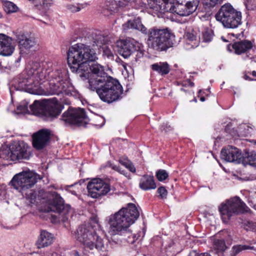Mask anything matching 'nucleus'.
<instances>
[{
	"label": "nucleus",
	"mask_w": 256,
	"mask_h": 256,
	"mask_svg": "<svg viewBox=\"0 0 256 256\" xmlns=\"http://www.w3.org/2000/svg\"><path fill=\"white\" fill-rule=\"evenodd\" d=\"M97 58L95 51L82 43L71 46L68 52V62L71 68L80 77L88 78V88L96 90L102 101L112 103L120 98L122 88L118 80L108 76L103 66L97 63L89 64Z\"/></svg>",
	"instance_id": "nucleus-1"
},
{
	"label": "nucleus",
	"mask_w": 256,
	"mask_h": 256,
	"mask_svg": "<svg viewBox=\"0 0 256 256\" xmlns=\"http://www.w3.org/2000/svg\"><path fill=\"white\" fill-rule=\"evenodd\" d=\"M140 187L144 190L155 189L156 186L154 182V176H144L140 179Z\"/></svg>",
	"instance_id": "nucleus-26"
},
{
	"label": "nucleus",
	"mask_w": 256,
	"mask_h": 256,
	"mask_svg": "<svg viewBox=\"0 0 256 256\" xmlns=\"http://www.w3.org/2000/svg\"><path fill=\"white\" fill-rule=\"evenodd\" d=\"M88 192L92 198H98L105 196L110 191V185L104 180L96 178L90 182L87 186Z\"/></svg>",
	"instance_id": "nucleus-14"
},
{
	"label": "nucleus",
	"mask_w": 256,
	"mask_h": 256,
	"mask_svg": "<svg viewBox=\"0 0 256 256\" xmlns=\"http://www.w3.org/2000/svg\"><path fill=\"white\" fill-rule=\"evenodd\" d=\"M120 172L121 174H125V173H124V170H120Z\"/></svg>",
	"instance_id": "nucleus-60"
},
{
	"label": "nucleus",
	"mask_w": 256,
	"mask_h": 256,
	"mask_svg": "<svg viewBox=\"0 0 256 256\" xmlns=\"http://www.w3.org/2000/svg\"><path fill=\"white\" fill-rule=\"evenodd\" d=\"M54 240L53 235L46 230H42L36 241V245L38 248L48 246Z\"/></svg>",
	"instance_id": "nucleus-23"
},
{
	"label": "nucleus",
	"mask_w": 256,
	"mask_h": 256,
	"mask_svg": "<svg viewBox=\"0 0 256 256\" xmlns=\"http://www.w3.org/2000/svg\"><path fill=\"white\" fill-rule=\"evenodd\" d=\"M214 247L218 252H224L226 248L225 242L223 240H216L214 242Z\"/></svg>",
	"instance_id": "nucleus-35"
},
{
	"label": "nucleus",
	"mask_w": 256,
	"mask_h": 256,
	"mask_svg": "<svg viewBox=\"0 0 256 256\" xmlns=\"http://www.w3.org/2000/svg\"><path fill=\"white\" fill-rule=\"evenodd\" d=\"M151 69L158 74L163 76L168 74L170 71V66L167 62H159L150 66Z\"/></svg>",
	"instance_id": "nucleus-27"
},
{
	"label": "nucleus",
	"mask_w": 256,
	"mask_h": 256,
	"mask_svg": "<svg viewBox=\"0 0 256 256\" xmlns=\"http://www.w3.org/2000/svg\"><path fill=\"white\" fill-rule=\"evenodd\" d=\"M244 226L246 230H252L256 232V222L252 221H246L244 222Z\"/></svg>",
	"instance_id": "nucleus-39"
},
{
	"label": "nucleus",
	"mask_w": 256,
	"mask_h": 256,
	"mask_svg": "<svg viewBox=\"0 0 256 256\" xmlns=\"http://www.w3.org/2000/svg\"><path fill=\"white\" fill-rule=\"evenodd\" d=\"M244 78H245L246 80H250V78H249L248 76H244Z\"/></svg>",
	"instance_id": "nucleus-59"
},
{
	"label": "nucleus",
	"mask_w": 256,
	"mask_h": 256,
	"mask_svg": "<svg viewBox=\"0 0 256 256\" xmlns=\"http://www.w3.org/2000/svg\"><path fill=\"white\" fill-rule=\"evenodd\" d=\"M244 165H250L256 168V153L254 152H248L247 156L242 158L241 162Z\"/></svg>",
	"instance_id": "nucleus-29"
},
{
	"label": "nucleus",
	"mask_w": 256,
	"mask_h": 256,
	"mask_svg": "<svg viewBox=\"0 0 256 256\" xmlns=\"http://www.w3.org/2000/svg\"><path fill=\"white\" fill-rule=\"evenodd\" d=\"M168 176L166 170H160L156 172V176L159 181H163L166 179Z\"/></svg>",
	"instance_id": "nucleus-38"
},
{
	"label": "nucleus",
	"mask_w": 256,
	"mask_h": 256,
	"mask_svg": "<svg viewBox=\"0 0 256 256\" xmlns=\"http://www.w3.org/2000/svg\"><path fill=\"white\" fill-rule=\"evenodd\" d=\"M74 254L75 256H79V254L78 252H74Z\"/></svg>",
	"instance_id": "nucleus-54"
},
{
	"label": "nucleus",
	"mask_w": 256,
	"mask_h": 256,
	"mask_svg": "<svg viewBox=\"0 0 256 256\" xmlns=\"http://www.w3.org/2000/svg\"><path fill=\"white\" fill-rule=\"evenodd\" d=\"M188 82L189 83V85L190 86H194V83L192 82H190V80H188Z\"/></svg>",
	"instance_id": "nucleus-52"
},
{
	"label": "nucleus",
	"mask_w": 256,
	"mask_h": 256,
	"mask_svg": "<svg viewBox=\"0 0 256 256\" xmlns=\"http://www.w3.org/2000/svg\"><path fill=\"white\" fill-rule=\"evenodd\" d=\"M119 162L122 165L124 166L126 168L131 162L128 158H120L119 160Z\"/></svg>",
	"instance_id": "nucleus-44"
},
{
	"label": "nucleus",
	"mask_w": 256,
	"mask_h": 256,
	"mask_svg": "<svg viewBox=\"0 0 256 256\" xmlns=\"http://www.w3.org/2000/svg\"><path fill=\"white\" fill-rule=\"evenodd\" d=\"M221 158L228 162L240 164L242 162V152L238 148L228 146L222 148L220 154Z\"/></svg>",
	"instance_id": "nucleus-19"
},
{
	"label": "nucleus",
	"mask_w": 256,
	"mask_h": 256,
	"mask_svg": "<svg viewBox=\"0 0 256 256\" xmlns=\"http://www.w3.org/2000/svg\"><path fill=\"white\" fill-rule=\"evenodd\" d=\"M62 120L66 123L85 126L88 122L84 109L70 108L62 116Z\"/></svg>",
	"instance_id": "nucleus-13"
},
{
	"label": "nucleus",
	"mask_w": 256,
	"mask_h": 256,
	"mask_svg": "<svg viewBox=\"0 0 256 256\" xmlns=\"http://www.w3.org/2000/svg\"><path fill=\"white\" fill-rule=\"evenodd\" d=\"M22 56H21V55L20 54V58H18V59L16 60V62H20V58H21V57H22Z\"/></svg>",
	"instance_id": "nucleus-58"
},
{
	"label": "nucleus",
	"mask_w": 256,
	"mask_h": 256,
	"mask_svg": "<svg viewBox=\"0 0 256 256\" xmlns=\"http://www.w3.org/2000/svg\"><path fill=\"white\" fill-rule=\"evenodd\" d=\"M138 45V42L134 40H120L117 42V50L120 55L124 58H127L134 52Z\"/></svg>",
	"instance_id": "nucleus-18"
},
{
	"label": "nucleus",
	"mask_w": 256,
	"mask_h": 256,
	"mask_svg": "<svg viewBox=\"0 0 256 256\" xmlns=\"http://www.w3.org/2000/svg\"><path fill=\"white\" fill-rule=\"evenodd\" d=\"M17 114H25L29 112L28 104L26 102H22L17 107Z\"/></svg>",
	"instance_id": "nucleus-37"
},
{
	"label": "nucleus",
	"mask_w": 256,
	"mask_h": 256,
	"mask_svg": "<svg viewBox=\"0 0 256 256\" xmlns=\"http://www.w3.org/2000/svg\"><path fill=\"white\" fill-rule=\"evenodd\" d=\"M222 39L224 42H227V40L224 37H222Z\"/></svg>",
	"instance_id": "nucleus-61"
},
{
	"label": "nucleus",
	"mask_w": 256,
	"mask_h": 256,
	"mask_svg": "<svg viewBox=\"0 0 256 256\" xmlns=\"http://www.w3.org/2000/svg\"><path fill=\"white\" fill-rule=\"evenodd\" d=\"M14 50V46L12 44V39L4 34H0V54L10 56Z\"/></svg>",
	"instance_id": "nucleus-21"
},
{
	"label": "nucleus",
	"mask_w": 256,
	"mask_h": 256,
	"mask_svg": "<svg viewBox=\"0 0 256 256\" xmlns=\"http://www.w3.org/2000/svg\"><path fill=\"white\" fill-rule=\"evenodd\" d=\"M141 44L138 43V46L136 48L134 52H136V60H138L139 59L143 57L144 54V50L141 48Z\"/></svg>",
	"instance_id": "nucleus-40"
},
{
	"label": "nucleus",
	"mask_w": 256,
	"mask_h": 256,
	"mask_svg": "<svg viewBox=\"0 0 256 256\" xmlns=\"http://www.w3.org/2000/svg\"><path fill=\"white\" fill-rule=\"evenodd\" d=\"M160 130H161L162 131L166 130L164 128V127L163 126H162L160 128Z\"/></svg>",
	"instance_id": "nucleus-55"
},
{
	"label": "nucleus",
	"mask_w": 256,
	"mask_h": 256,
	"mask_svg": "<svg viewBox=\"0 0 256 256\" xmlns=\"http://www.w3.org/2000/svg\"><path fill=\"white\" fill-rule=\"evenodd\" d=\"M2 12H0V18H2Z\"/></svg>",
	"instance_id": "nucleus-62"
},
{
	"label": "nucleus",
	"mask_w": 256,
	"mask_h": 256,
	"mask_svg": "<svg viewBox=\"0 0 256 256\" xmlns=\"http://www.w3.org/2000/svg\"><path fill=\"white\" fill-rule=\"evenodd\" d=\"M130 234H116V236H111L112 240H116V242H126L129 244H133L137 240L136 236L132 234V230L128 228Z\"/></svg>",
	"instance_id": "nucleus-25"
},
{
	"label": "nucleus",
	"mask_w": 256,
	"mask_h": 256,
	"mask_svg": "<svg viewBox=\"0 0 256 256\" xmlns=\"http://www.w3.org/2000/svg\"><path fill=\"white\" fill-rule=\"evenodd\" d=\"M181 2H182V0H181ZM198 4L199 0H188L185 4L180 3L173 4L170 9V12L180 16H188L196 10Z\"/></svg>",
	"instance_id": "nucleus-15"
},
{
	"label": "nucleus",
	"mask_w": 256,
	"mask_h": 256,
	"mask_svg": "<svg viewBox=\"0 0 256 256\" xmlns=\"http://www.w3.org/2000/svg\"><path fill=\"white\" fill-rule=\"evenodd\" d=\"M244 126H246V127H248V132H247V134H250V133L251 132V131H250V130H249V129H248L249 127H248V126H245V125H244Z\"/></svg>",
	"instance_id": "nucleus-56"
},
{
	"label": "nucleus",
	"mask_w": 256,
	"mask_h": 256,
	"mask_svg": "<svg viewBox=\"0 0 256 256\" xmlns=\"http://www.w3.org/2000/svg\"><path fill=\"white\" fill-rule=\"evenodd\" d=\"M180 2V0H176ZM147 8L150 9V12L152 14L158 15V14L170 12L173 4L170 0H147Z\"/></svg>",
	"instance_id": "nucleus-17"
},
{
	"label": "nucleus",
	"mask_w": 256,
	"mask_h": 256,
	"mask_svg": "<svg viewBox=\"0 0 256 256\" xmlns=\"http://www.w3.org/2000/svg\"><path fill=\"white\" fill-rule=\"evenodd\" d=\"M185 37L187 40L190 42H193L196 40V36L192 32H186L185 34Z\"/></svg>",
	"instance_id": "nucleus-43"
},
{
	"label": "nucleus",
	"mask_w": 256,
	"mask_h": 256,
	"mask_svg": "<svg viewBox=\"0 0 256 256\" xmlns=\"http://www.w3.org/2000/svg\"><path fill=\"white\" fill-rule=\"evenodd\" d=\"M94 44L98 47H102L108 42L109 38L108 36H104L101 34H96L93 37Z\"/></svg>",
	"instance_id": "nucleus-28"
},
{
	"label": "nucleus",
	"mask_w": 256,
	"mask_h": 256,
	"mask_svg": "<svg viewBox=\"0 0 256 256\" xmlns=\"http://www.w3.org/2000/svg\"><path fill=\"white\" fill-rule=\"evenodd\" d=\"M122 66L124 68V70H126V71H128L127 68H126L127 64L126 63H123V64H122Z\"/></svg>",
	"instance_id": "nucleus-49"
},
{
	"label": "nucleus",
	"mask_w": 256,
	"mask_h": 256,
	"mask_svg": "<svg viewBox=\"0 0 256 256\" xmlns=\"http://www.w3.org/2000/svg\"><path fill=\"white\" fill-rule=\"evenodd\" d=\"M56 253H54V254H52V256H56Z\"/></svg>",
	"instance_id": "nucleus-63"
},
{
	"label": "nucleus",
	"mask_w": 256,
	"mask_h": 256,
	"mask_svg": "<svg viewBox=\"0 0 256 256\" xmlns=\"http://www.w3.org/2000/svg\"><path fill=\"white\" fill-rule=\"evenodd\" d=\"M88 6V3L68 4L66 6L68 10L72 12H79L82 9Z\"/></svg>",
	"instance_id": "nucleus-33"
},
{
	"label": "nucleus",
	"mask_w": 256,
	"mask_h": 256,
	"mask_svg": "<svg viewBox=\"0 0 256 256\" xmlns=\"http://www.w3.org/2000/svg\"><path fill=\"white\" fill-rule=\"evenodd\" d=\"M118 2H120V1H116V0H108L106 2V9L112 12H117L119 8H120Z\"/></svg>",
	"instance_id": "nucleus-31"
},
{
	"label": "nucleus",
	"mask_w": 256,
	"mask_h": 256,
	"mask_svg": "<svg viewBox=\"0 0 256 256\" xmlns=\"http://www.w3.org/2000/svg\"><path fill=\"white\" fill-rule=\"evenodd\" d=\"M246 250H254L256 251V248L254 246H248L246 245H236L232 246L231 250V256H236L242 251Z\"/></svg>",
	"instance_id": "nucleus-30"
},
{
	"label": "nucleus",
	"mask_w": 256,
	"mask_h": 256,
	"mask_svg": "<svg viewBox=\"0 0 256 256\" xmlns=\"http://www.w3.org/2000/svg\"><path fill=\"white\" fill-rule=\"evenodd\" d=\"M50 70L42 68L39 63L34 62L27 71L26 76L22 82L28 87L29 92L34 94H41L39 88L46 80L49 81V73L54 72Z\"/></svg>",
	"instance_id": "nucleus-4"
},
{
	"label": "nucleus",
	"mask_w": 256,
	"mask_h": 256,
	"mask_svg": "<svg viewBox=\"0 0 256 256\" xmlns=\"http://www.w3.org/2000/svg\"><path fill=\"white\" fill-rule=\"evenodd\" d=\"M139 216L140 213L136 206L128 204L126 208H122L109 217V234L110 236H116V234H130L128 228Z\"/></svg>",
	"instance_id": "nucleus-2"
},
{
	"label": "nucleus",
	"mask_w": 256,
	"mask_h": 256,
	"mask_svg": "<svg viewBox=\"0 0 256 256\" xmlns=\"http://www.w3.org/2000/svg\"><path fill=\"white\" fill-rule=\"evenodd\" d=\"M188 256H210L208 253H202L197 254L195 252H190Z\"/></svg>",
	"instance_id": "nucleus-47"
},
{
	"label": "nucleus",
	"mask_w": 256,
	"mask_h": 256,
	"mask_svg": "<svg viewBox=\"0 0 256 256\" xmlns=\"http://www.w3.org/2000/svg\"><path fill=\"white\" fill-rule=\"evenodd\" d=\"M200 100L202 102H204L205 100V98L204 97H202L200 98Z\"/></svg>",
	"instance_id": "nucleus-57"
},
{
	"label": "nucleus",
	"mask_w": 256,
	"mask_h": 256,
	"mask_svg": "<svg viewBox=\"0 0 256 256\" xmlns=\"http://www.w3.org/2000/svg\"><path fill=\"white\" fill-rule=\"evenodd\" d=\"M223 0H204V4L208 8L214 7Z\"/></svg>",
	"instance_id": "nucleus-41"
},
{
	"label": "nucleus",
	"mask_w": 256,
	"mask_h": 256,
	"mask_svg": "<svg viewBox=\"0 0 256 256\" xmlns=\"http://www.w3.org/2000/svg\"><path fill=\"white\" fill-rule=\"evenodd\" d=\"M60 100L62 102H64V103H65V104H68V102L66 101V100H62L61 98H60Z\"/></svg>",
	"instance_id": "nucleus-51"
},
{
	"label": "nucleus",
	"mask_w": 256,
	"mask_h": 256,
	"mask_svg": "<svg viewBox=\"0 0 256 256\" xmlns=\"http://www.w3.org/2000/svg\"><path fill=\"white\" fill-rule=\"evenodd\" d=\"M213 38V33L211 30L206 28L202 32V40L206 42L212 41Z\"/></svg>",
	"instance_id": "nucleus-36"
},
{
	"label": "nucleus",
	"mask_w": 256,
	"mask_h": 256,
	"mask_svg": "<svg viewBox=\"0 0 256 256\" xmlns=\"http://www.w3.org/2000/svg\"><path fill=\"white\" fill-rule=\"evenodd\" d=\"M215 18L226 28H236L242 24L241 12L235 9L229 3L220 7Z\"/></svg>",
	"instance_id": "nucleus-9"
},
{
	"label": "nucleus",
	"mask_w": 256,
	"mask_h": 256,
	"mask_svg": "<svg viewBox=\"0 0 256 256\" xmlns=\"http://www.w3.org/2000/svg\"><path fill=\"white\" fill-rule=\"evenodd\" d=\"M54 4V0H44L43 5L44 7L49 8Z\"/></svg>",
	"instance_id": "nucleus-45"
},
{
	"label": "nucleus",
	"mask_w": 256,
	"mask_h": 256,
	"mask_svg": "<svg viewBox=\"0 0 256 256\" xmlns=\"http://www.w3.org/2000/svg\"><path fill=\"white\" fill-rule=\"evenodd\" d=\"M126 168L131 172H136V168L133 165V164L130 162L128 164V166L126 167Z\"/></svg>",
	"instance_id": "nucleus-48"
},
{
	"label": "nucleus",
	"mask_w": 256,
	"mask_h": 256,
	"mask_svg": "<svg viewBox=\"0 0 256 256\" xmlns=\"http://www.w3.org/2000/svg\"><path fill=\"white\" fill-rule=\"evenodd\" d=\"M118 1H120V2H118V4L120 8L127 6L130 1L132 4H134V6L136 8H139L140 7L142 6L144 4L143 3L141 2L140 0H118Z\"/></svg>",
	"instance_id": "nucleus-32"
},
{
	"label": "nucleus",
	"mask_w": 256,
	"mask_h": 256,
	"mask_svg": "<svg viewBox=\"0 0 256 256\" xmlns=\"http://www.w3.org/2000/svg\"><path fill=\"white\" fill-rule=\"evenodd\" d=\"M42 178L37 174L31 172H22L16 174L12 178L11 183L13 187L23 196L30 200V203H34L36 198L34 191L30 190Z\"/></svg>",
	"instance_id": "nucleus-3"
},
{
	"label": "nucleus",
	"mask_w": 256,
	"mask_h": 256,
	"mask_svg": "<svg viewBox=\"0 0 256 256\" xmlns=\"http://www.w3.org/2000/svg\"><path fill=\"white\" fill-rule=\"evenodd\" d=\"M254 208L256 210V204H254Z\"/></svg>",
	"instance_id": "nucleus-64"
},
{
	"label": "nucleus",
	"mask_w": 256,
	"mask_h": 256,
	"mask_svg": "<svg viewBox=\"0 0 256 256\" xmlns=\"http://www.w3.org/2000/svg\"><path fill=\"white\" fill-rule=\"evenodd\" d=\"M18 10V7L11 2L6 1L4 4V10L8 14L16 12Z\"/></svg>",
	"instance_id": "nucleus-34"
},
{
	"label": "nucleus",
	"mask_w": 256,
	"mask_h": 256,
	"mask_svg": "<svg viewBox=\"0 0 256 256\" xmlns=\"http://www.w3.org/2000/svg\"><path fill=\"white\" fill-rule=\"evenodd\" d=\"M158 192L162 198H164L166 197L168 192L164 186L160 187L158 190Z\"/></svg>",
	"instance_id": "nucleus-42"
},
{
	"label": "nucleus",
	"mask_w": 256,
	"mask_h": 256,
	"mask_svg": "<svg viewBox=\"0 0 256 256\" xmlns=\"http://www.w3.org/2000/svg\"><path fill=\"white\" fill-rule=\"evenodd\" d=\"M30 108L32 113L46 120H52L60 114L63 106L56 98L48 99L40 102L35 100Z\"/></svg>",
	"instance_id": "nucleus-5"
},
{
	"label": "nucleus",
	"mask_w": 256,
	"mask_h": 256,
	"mask_svg": "<svg viewBox=\"0 0 256 256\" xmlns=\"http://www.w3.org/2000/svg\"><path fill=\"white\" fill-rule=\"evenodd\" d=\"M124 30L128 29H136L142 32L144 34H146V28L142 24L140 19L138 18L133 20H129L122 25Z\"/></svg>",
	"instance_id": "nucleus-24"
},
{
	"label": "nucleus",
	"mask_w": 256,
	"mask_h": 256,
	"mask_svg": "<svg viewBox=\"0 0 256 256\" xmlns=\"http://www.w3.org/2000/svg\"><path fill=\"white\" fill-rule=\"evenodd\" d=\"M252 46L253 44L252 42L248 40H244L235 42L232 44L228 45V50L230 52L234 50V53L237 54H240L246 52Z\"/></svg>",
	"instance_id": "nucleus-22"
},
{
	"label": "nucleus",
	"mask_w": 256,
	"mask_h": 256,
	"mask_svg": "<svg viewBox=\"0 0 256 256\" xmlns=\"http://www.w3.org/2000/svg\"><path fill=\"white\" fill-rule=\"evenodd\" d=\"M252 76H256V72L254 70L252 72Z\"/></svg>",
	"instance_id": "nucleus-53"
},
{
	"label": "nucleus",
	"mask_w": 256,
	"mask_h": 256,
	"mask_svg": "<svg viewBox=\"0 0 256 256\" xmlns=\"http://www.w3.org/2000/svg\"><path fill=\"white\" fill-rule=\"evenodd\" d=\"M245 206L241 200L236 196L222 202L218 206V210L223 221L226 222L232 216L243 212Z\"/></svg>",
	"instance_id": "nucleus-11"
},
{
	"label": "nucleus",
	"mask_w": 256,
	"mask_h": 256,
	"mask_svg": "<svg viewBox=\"0 0 256 256\" xmlns=\"http://www.w3.org/2000/svg\"><path fill=\"white\" fill-rule=\"evenodd\" d=\"M30 156V148L23 141L12 144L10 148L3 150L0 153L1 158L12 161L28 160Z\"/></svg>",
	"instance_id": "nucleus-10"
},
{
	"label": "nucleus",
	"mask_w": 256,
	"mask_h": 256,
	"mask_svg": "<svg viewBox=\"0 0 256 256\" xmlns=\"http://www.w3.org/2000/svg\"><path fill=\"white\" fill-rule=\"evenodd\" d=\"M64 210V200L60 194L54 192L52 200H48L46 206L42 210L45 212H56L60 213Z\"/></svg>",
	"instance_id": "nucleus-20"
},
{
	"label": "nucleus",
	"mask_w": 256,
	"mask_h": 256,
	"mask_svg": "<svg viewBox=\"0 0 256 256\" xmlns=\"http://www.w3.org/2000/svg\"><path fill=\"white\" fill-rule=\"evenodd\" d=\"M172 34L168 28H150L148 32L147 44L148 47L157 52L166 51L172 46L170 40Z\"/></svg>",
	"instance_id": "nucleus-8"
},
{
	"label": "nucleus",
	"mask_w": 256,
	"mask_h": 256,
	"mask_svg": "<svg viewBox=\"0 0 256 256\" xmlns=\"http://www.w3.org/2000/svg\"><path fill=\"white\" fill-rule=\"evenodd\" d=\"M0 65L2 68H8V66H5L4 64H2V62L0 63Z\"/></svg>",
	"instance_id": "nucleus-50"
},
{
	"label": "nucleus",
	"mask_w": 256,
	"mask_h": 256,
	"mask_svg": "<svg viewBox=\"0 0 256 256\" xmlns=\"http://www.w3.org/2000/svg\"><path fill=\"white\" fill-rule=\"evenodd\" d=\"M49 87L45 94L57 96H72L74 93V88L70 82L64 78L60 70H56L49 73Z\"/></svg>",
	"instance_id": "nucleus-7"
},
{
	"label": "nucleus",
	"mask_w": 256,
	"mask_h": 256,
	"mask_svg": "<svg viewBox=\"0 0 256 256\" xmlns=\"http://www.w3.org/2000/svg\"><path fill=\"white\" fill-rule=\"evenodd\" d=\"M102 48L104 49V54L106 55L108 57H110L112 56V52L109 49L106 48V46H104V47H102Z\"/></svg>",
	"instance_id": "nucleus-46"
},
{
	"label": "nucleus",
	"mask_w": 256,
	"mask_h": 256,
	"mask_svg": "<svg viewBox=\"0 0 256 256\" xmlns=\"http://www.w3.org/2000/svg\"><path fill=\"white\" fill-rule=\"evenodd\" d=\"M52 132L46 128L39 130L32 134V145L38 150H40L48 146L52 138Z\"/></svg>",
	"instance_id": "nucleus-16"
},
{
	"label": "nucleus",
	"mask_w": 256,
	"mask_h": 256,
	"mask_svg": "<svg viewBox=\"0 0 256 256\" xmlns=\"http://www.w3.org/2000/svg\"><path fill=\"white\" fill-rule=\"evenodd\" d=\"M76 238L86 248L90 250L95 248L102 250L104 248L102 239L99 236L95 227L90 224L79 226L76 230Z\"/></svg>",
	"instance_id": "nucleus-6"
},
{
	"label": "nucleus",
	"mask_w": 256,
	"mask_h": 256,
	"mask_svg": "<svg viewBox=\"0 0 256 256\" xmlns=\"http://www.w3.org/2000/svg\"><path fill=\"white\" fill-rule=\"evenodd\" d=\"M16 41L18 44L20 54L23 57L32 54L36 48V38L28 34L19 32L16 35Z\"/></svg>",
	"instance_id": "nucleus-12"
}]
</instances>
